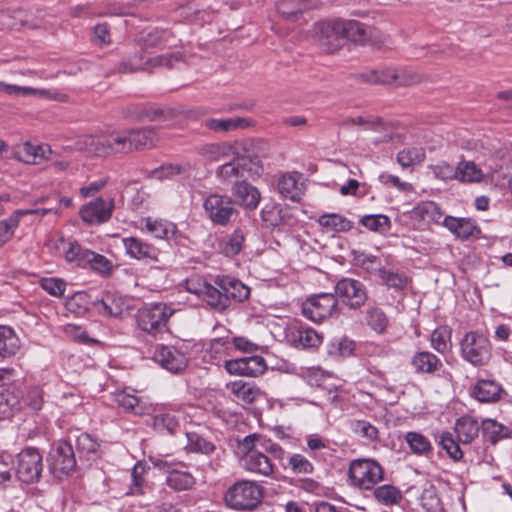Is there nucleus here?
<instances>
[{"label":"nucleus","instance_id":"obj_1","mask_svg":"<svg viewBox=\"0 0 512 512\" xmlns=\"http://www.w3.org/2000/svg\"><path fill=\"white\" fill-rule=\"evenodd\" d=\"M313 40L328 53H334L344 46L349 50L368 47L371 50H387L393 45L389 34H312Z\"/></svg>","mask_w":512,"mask_h":512},{"label":"nucleus","instance_id":"obj_2","mask_svg":"<svg viewBox=\"0 0 512 512\" xmlns=\"http://www.w3.org/2000/svg\"><path fill=\"white\" fill-rule=\"evenodd\" d=\"M239 449L243 453L241 458L243 467L252 473L262 476H271L274 472V464L267 456L268 450L282 452V448L270 441H265L258 434H250L239 442Z\"/></svg>","mask_w":512,"mask_h":512},{"label":"nucleus","instance_id":"obj_3","mask_svg":"<svg viewBox=\"0 0 512 512\" xmlns=\"http://www.w3.org/2000/svg\"><path fill=\"white\" fill-rule=\"evenodd\" d=\"M213 288L207 290L209 306L224 311L231 302H243L249 298L250 289L240 280L230 276H217Z\"/></svg>","mask_w":512,"mask_h":512},{"label":"nucleus","instance_id":"obj_4","mask_svg":"<svg viewBox=\"0 0 512 512\" xmlns=\"http://www.w3.org/2000/svg\"><path fill=\"white\" fill-rule=\"evenodd\" d=\"M459 347L461 358L473 367H484L492 359V344L482 332H466L459 342Z\"/></svg>","mask_w":512,"mask_h":512},{"label":"nucleus","instance_id":"obj_5","mask_svg":"<svg viewBox=\"0 0 512 512\" xmlns=\"http://www.w3.org/2000/svg\"><path fill=\"white\" fill-rule=\"evenodd\" d=\"M151 464L167 474L166 485L176 492H182L192 489L196 484V478L187 470L184 462L168 460L163 456H150Z\"/></svg>","mask_w":512,"mask_h":512},{"label":"nucleus","instance_id":"obj_6","mask_svg":"<svg viewBox=\"0 0 512 512\" xmlns=\"http://www.w3.org/2000/svg\"><path fill=\"white\" fill-rule=\"evenodd\" d=\"M175 310L163 302L145 304L137 313L138 327L152 336H157L167 329L169 319Z\"/></svg>","mask_w":512,"mask_h":512},{"label":"nucleus","instance_id":"obj_7","mask_svg":"<svg viewBox=\"0 0 512 512\" xmlns=\"http://www.w3.org/2000/svg\"><path fill=\"white\" fill-rule=\"evenodd\" d=\"M261 486L253 481L243 480L235 483L225 494L227 505L235 510L251 511L262 501Z\"/></svg>","mask_w":512,"mask_h":512},{"label":"nucleus","instance_id":"obj_8","mask_svg":"<svg viewBox=\"0 0 512 512\" xmlns=\"http://www.w3.org/2000/svg\"><path fill=\"white\" fill-rule=\"evenodd\" d=\"M348 475L354 486L370 490L383 480L384 469L373 459H356L351 462Z\"/></svg>","mask_w":512,"mask_h":512},{"label":"nucleus","instance_id":"obj_9","mask_svg":"<svg viewBox=\"0 0 512 512\" xmlns=\"http://www.w3.org/2000/svg\"><path fill=\"white\" fill-rule=\"evenodd\" d=\"M84 144L87 152L100 157L131 152L128 130L112 134L109 137L87 136L84 139Z\"/></svg>","mask_w":512,"mask_h":512},{"label":"nucleus","instance_id":"obj_10","mask_svg":"<svg viewBox=\"0 0 512 512\" xmlns=\"http://www.w3.org/2000/svg\"><path fill=\"white\" fill-rule=\"evenodd\" d=\"M43 470V458L39 450L27 447L21 450L15 461L17 478L24 483L38 482Z\"/></svg>","mask_w":512,"mask_h":512},{"label":"nucleus","instance_id":"obj_11","mask_svg":"<svg viewBox=\"0 0 512 512\" xmlns=\"http://www.w3.org/2000/svg\"><path fill=\"white\" fill-rule=\"evenodd\" d=\"M302 313L313 322H321L338 313L337 298L331 293L314 295L302 304Z\"/></svg>","mask_w":512,"mask_h":512},{"label":"nucleus","instance_id":"obj_12","mask_svg":"<svg viewBox=\"0 0 512 512\" xmlns=\"http://www.w3.org/2000/svg\"><path fill=\"white\" fill-rule=\"evenodd\" d=\"M260 216L263 226L271 231H288L297 222L291 208L275 203L266 204Z\"/></svg>","mask_w":512,"mask_h":512},{"label":"nucleus","instance_id":"obj_13","mask_svg":"<svg viewBox=\"0 0 512 512\" xmlns=\"http://www.w3.org/2000/svg\"><path fill=\"white\" fill-rule=\"evenodd\" d=\"M335 297L350 309H358L366 303L368 293L361 281L353 278H342L335 286Z\"/></svg>","mask_w":512,"mask_h":512},{"label":"nucleus","instance_id":"obj_14","mask_svg":"<svg viewBox=\"0 0 512 512\" xmlns=\"http://www.w3.org/2000/svg\"><path fill=\"white\" fill-rule=\"evenodd\" d=\"M204 209L209 219L216 225L225 226L236 213L230 197L211 194L204 201Z\"/></svg>","mask_w":512,"mask_h":512},{"label":"nucleus","instance_id":"obj_15","mask_svg":"<svg viewBox=\"0 0 512 512\" xmlns=\"http://www.w3.org/2000/svg\"><path fill=\"white\" fill-rule=\"evenodd\" d=\"M153 359L171 373H179L188 365L187 353L176 346L157 345Z\"/></svg>","mask_w":512,"mask_h":512},{"label":"nucleus","instance_id":"obj_16","mask_svg":"<svg viewBox=\"0 0 512 512\" xmlns=\"http://www.w3.org/2000/svg\"><path fill=\"white\" fill-rule=\"evenodd\" d=\"M285 338L291 347L295 349H315L323 342V335L315 329L303 326L293 325L287 328Z\"/></svg>","mask_w":512,"mask_h":512},{"label":"nucleus","instance_id":"obj_17","mask_svg":"<svg viewBox=\"0 0 512 512\" xmlns=\"http://www.w3.org/2000/svg\"><path fill=\"white\" fill-rule=\"evenodd\" d=\"M114 207V199L98 197L84 204L79 211V215L85 223L102 224L110 220Z\"/></svg>","mask_w":512,"mask_h":512},{"label":"nucleus","instance_id":"obj_18","mask_svg":"<svg viewBox=\"0 0 512 512\" xmlns=\"http://www.w3.org/2000/svg\"><path fill=\"white\" fill-rule=\"evenodd\" d=\"M54 471L68 474L76 467V458L72 445L67 441H58L50 452Z\"/></svg>","mask_w":512,"mask_h":512},{"label":"nucleus","instance_id":"obj_19","mask_svg":"<svg viewBox=\"0 0 512 512\" xmlns=\"http://www.w3.org/2000/svg\"><path fill=\"white\" fill-rule=\"evenodd\" d=\"M122 243L126 254L139 261L157 260L159 251L156 247L138 237H124Z\"/></svg>","mask_w":512,"mask_h":512},{"label":"nucleus","instance_id":"obj_20","mask_svg":"<svg viewBox=\"0 0 512 512\" xmlns=\"http://www.w3.org/2000/svg\"><path fill=\"white\" fill-rule=\"evenodd\" d=\"M232 195L235 203L246 210H255L261 199L259 190L245 180L234 183Z\"/></svg>","mask_w":512,"mask_h":512},{"label":"nucleus","instance_id":"obj_21","mask_svg":"<svg viewBox=\"0 0 512 512\" xmlns=\"http://www.w3.org/2000/svg\"><path fill=\"white\" fill-rule=\"evenodd\" d=\"M410 365L416 374L434 375L443 368L442 360L430 351H417L411 359Z\"/></svg>","mask_w":512,"mask_h":512},{"label":"nucleus","instance_id":"obj_22","mask_svg":"<svg viewBox=\"0 0 512 512\" xmlns=\"http://www.w3.org/2000/svg\"><path fill=\"white\" fill-rule=\"evenodd\" d=\"M250 160L244 156L234 157L231 161L219 166L216 170L217 177L225 182L238 181L239 178H245L249 172Z\"/></svg>","mask_w":512,"mask_h":512},{"label":"nucleus","instance_id":"obj_23","mask_svg":"<svg viewBox=\"0 0 512 512\" xmlns=\"http://www.w3.org/2000/svg\"><path fill=\"white\" fill-rule=\"evenodd\" d=\"M503 393L502 385L490 379H479L471 391V395L481 403L498 402Z\"/></svg>","mask_w":512,"mask_h":512},{"label":"nucleus","instance_id":"obj_24","mask_svg":"<svg viewBox=\"0 0 512 512\" xmlns=\"http://www.w3.org/2000/svg\"><path fill=\"white\" fill-rule=\"evenodd\" d=\"M315 32H365V29L356 20L330 17L315 23Z\"/></svg>","mask_w":512,"mask_h":512},{"label":"nucleus","instance_id":"obj_25","mask_svg":"<svg viewBox=\"0 0 512 512\" xmlns=\"http://www.w3.org/2000/svg\"><path fill=\"white\" fill-rule=\"evenodd\" d=\"M442 225L447 228L453 235L462 240L479 234L480 229L469 218H456L453 216H444Z\"/></svg>","mask_w":512,"mask_h":512},{"label":"nucleus","instance_id":"obj_26","mask_svg":"<svg viewBox=\"0 0 512 512\" xmlns=\"http://www.w3.org/2000/svg\"><path fill=\"white\" fill-rule=\"evenodd\" d=\"M22 392L17 386H8L0 390V419L9 418L22 407Z\"/></svg>","mask_w":512,"mask_h":512},{"label":"nucleus","instance_id":"obj_27","mask_svg":"<svg viewBox=\"0 0 512 512\" xmlns=\"http://www.w3.org/2000/svg\"><path fill=\"white\" fill-rule=\"evenodd\" d=\"M21 349V340L10 326L0 325V358L15 357Z\"/></svg>","mask_w":512,"mask_h":512},{"label":"nucleus","instance_id":"obj_28","mask_svg":"<svg viewBox=\"0 0 512 512\" xmlns=\"http://www.w3.org/2000/svg\"><path fill=\"white\" fill-rule=\"evenodd\" d=\"M142 224H144L147 232L152 234L155 238L158 239H171L177 238L180 234L177 230V227L174 223L169 222L163 219H153L151 217H147L142 219Z\"/></svg>","mask_w":512,"mask_h":512},{"label":"nucleus","instance_id":"obj_29","mask_svg":"<svg viewBox=\"0 0 512 512\" xmlns=\"http://www.w3.org/2000/svg\"><path fill=\"white\" fill-rule=\"evenodd\" d=\"M131 142V152L140 149H149L159 140L155 127H144L128 130Z\"/></svg>","mask_w":512,"mask_h":512},{"label":"nucleus","instance_id":"obj_30","mask_svg":"<svg viewBox=\"0 0 512 512\" xmlns=\"http://www.w3.org/2000/svg\"><path fill=\"white\" fill-rule=\"evenodd\" d=\"M146 468L141 463H136L131 471V483L129 485L128 495L132 496H145L149 495L154 490V483L146 481L144 473Z\"/></svg>","mask_w":512,"mask_h":512},{"label":"nucleus","instance_id":"obj_31","mask_svg":"<svg viewBox=\"0 0 512 512\" xmlns=\"http://www.w3.org/2000/svg\"><path fill=\"white\" fill-rule=\"evenodd\" d=\"M234 398L242 404H252L261 396V390L252 383L242 380L233 381L228 385Z\"/></svg>","mask_w":512,"mask_h":512},{"label":"nucleus","instance_id":"obj_32","mask_svg":"<svg viewBox=\"0 0 512 512\" xmlns=\"http://www.w3.org/2000/svg\"><path fill=\"white\" fill-rule=\"evenodd\" d=\"M300 175L298 173L283 174L277 182V189L279 194L292 201L300 199L302 189L299 184Z\"/></svg>","mask_w":512,"mask_h":512},{"label":"nucleus","instance_id":"obj_33","mask_svg":"<svg viewBox=\"0 0 512 512\" xmlns=\"http://www.w3.org/2000/svg\"><path fill=\"white\" fill-rule=\"evenodd\" d=\"M373 489V498L383 506L392 507L399 505L403 499L401 490L392 484H382Z\"/></svg>","mask_w":512,"mask_h":512},{"label":"nucleus","instance_id":"obj_34","mask_svg":"<svg viewBox=\"0 0 512 512\" xmlns=\"http://www.w3.org/2000/svg\"><path fill=\"white\" fill-rule=\"evenodd\" d=\"M38 210H15L8 218L0 221V247L11 240L22 216L37 213Z\"/></svg>","mask_w":512,"mask_h":512},{"label":"nucleus","instance_id":"obj_35","mask_svg":"<svg viewBox=\"0 0 512 512\" xmlns=\"http://www.w3.org/2000/svg\"><path fill=\"white\" fill-rule=\"evenodd\" d=\"M91 252V250L82 247L76 241H69L64 243V258L69 264L73 266L86 268Z\"/></svg>","mask_w":512,"mask_h":512},{"label":"nucleus","instance_id":"obj_36","mask_svg":"<svg viewBox=\"0 0 512 512\" xmlns=\"http://www.w3.org/2000/svg\"><path fill=\"white\" fill-rule=\"evenodd\" d=\"M51 152V149L46 145H34L26 142L19 147L16 154L20 161L28 164H38L43 159L48 158L47 154Z\"/></svg>","mask_w":512,"mask_h":512},{"label":"nucleus","instance_id":"obj_37","mask_svg":"<svg viewBox=\"0 0 512 512\" xmlns=\"http://www.w3.org/2000/svg\"><path fill=\"white\" fill-rule=\"evenodd\" d=\"M102 306L101 312L108 316L121 317L128 309L127 300L118 293H106L99 301Z\"/></svg>","mask_w":512,"mask_h":512},{"label":"nucleus","instance_id":"obj_38","mask_svg":"<svg viewBox=\"0 0 512 512\" xmlns=\"http://www.w3.org/2000/svg\"><path fill=\"white\" fill-rule=\"evenodd\" d=\"M252 121L249 118H228V119H214L210 118L204 121L203 125L214 132H228L240 128L249 127Z\"/></svg>","mask_w":512,"mask_h":512},{"label":"nucleus","instance_id":"obj_39","mask_svg":"<svg viewBox=\"0 0 512 512\" xmlns=\"http://www.w3.org/2000/svg\"><path fill=\"white\" fill-rule=\"evenodd\" d=\"M479 429L477 420L471 416H463L455 423L457 439L463 444L471 443L478 436Z\"/></svg>","mask_w":512,"mask_h":512},{"label":"nucleus","instance_id":"obj_40","mask_svg":"<svg viewBox=\"0 0 512 512\" xmlns=\"http://www.w3.org/2000/svg\"><path fill=\"white\" fill-rule=\"evenodd\" d=\"M404 439L410 451L417 456L428 457L433 452L431 441L420 432L409 431Z\"/></svg>","mask_w":512,"mask_h":512},{"label":"nucleus","instance_id":"obj_41","mask_svg":"<svg viewBox=\"0 0 512 512\" xmlns=\"http://www.w3.org/2000/svg\"><path fill=\"white\" fill-rule=\"evenodd\" d=\"M317 222L328 232H348L353 228L351 220L336 213L323 214L318 218Z\"/></svg>","mask_w":512,"mask_h":512},{"label":"nucleus","instance_id":"obj_42","mask_svg":"<svg viewBox=\"0 0 512 512\" xmlns=\"http://www.w3.org/2000/svg\"><path fill=\"white\" fill-rule=\"evenodd\" d=\"M483 179V171L473 161L461 160L457 164L456 180L462 183H480Z\"/></svg>","mask_w":512,"mask_h":512},{"label":"nucleus","instance_id":"obj_43","mask_svg":"<svg viewBox=\"0 0 512 512\" xmlns=\"http://www.w3.org/2000/svg\"><path fill=\"white\" fill-rule=\"evenodd\" d=\"M378 274L383 284L397 292L403 291L409 283V278L404 272L394 271L387 268H379Z\"/></svg>","mask_w":512,"mask_h":512},{"label":"nucleus","instance_id":"obj_44","mask_svg":"<svg viewBox=\"0 0 512 512\" xmlns=\"http://www.w3.org/2000/svg\"><path fill=\"white\" fill-rule=\"evenodd\" d=\"M153 427L162 435H174L180 428V424L174 414L170 412H163L154 415Z\"/></svg>","mask_w":512,"mask_h":512},{"label":"nucleus","instance_id":"obj_45","mask_svg":"<svg viewBox=\"0 0 512 512\" xmlns=\"http://www.w3.org/2000/svg\"><path fill=\"white\" fill-rule=\"evenodd\" d=\"M482 431L487 441L492 444H496L500 440L508 438L510 434L508 427L493 419H485L482 422Z\"/></svg>","mask_w":512,"mask_h":512},{"label":"nucleus","instance_id":"obj_46","mask_svg":"<svg viewBox=\"0 0 512 512\" xmlns=\"http://www.w3.org/2000/svg\"><path fill=\"white\" fill-rule=\"evenodd\" d=\"M365 320L367 325L378 334H383L389 325L387 315L379 307H369L365 312Z\"/></svg>","mask_w":512,"mask_h":512},{"label":"nucleus","instance_id":"obj_47","mask_svg":"<svg viewBox=\"0 0 512 512\" xmlns=\"http://www.w3.org/2000/svg\"><path fill=\"white\" fill-rule=\"evenodd\" d=\"M245 240L244 233L241 229H236L232 234L225 237L220 243L221 252L228 256L233 257L241 250Z\"/></svg>","mask_w":512,"mask_h":512},{"label":"nucleus","instance_id":"obj_48","mask_svg":"<svg viewBox=\"0 0 512 512\" xmlns=\"http://www.w3.org/2000/svg\"><path fill=\"white\" fill-rule=\"evenodd\" d=\"M114 401L125 412L133 413L135 415H140L144 412V407L142 406L140 399L125 391L117 392L114 395Z\"/></svg>","mask_w":512,"mask_h":512},{"label":"nucleus","instance_id":"obj_49","mask_svg":"<svg viewBox=\"0 0 512 512\" xmlns=\"http://www.w3.org/2000/svg\"><path fill=\"white\" fill-rule=\"evenodd\" d=\"M350 429L357 436L369 442L379 439V430L376 426L366 420L353 419L350 421Z\"/></svg>","mask_w":512,"mask_h":512},{"label":"nucleus","instance_id":"obj_50","mask_svg":"<svg viewBox=\"0 0 512 512\" xmlns=\"http://www.w3.org/2000/svg\"><path fill=\"white\" fill-rule=\"evenodd\" d=\"M425 150L422 147L404 148L397 154V162L403 168L420 164L425 160Z\"/></svg>","mask_w":512,"mask_h":512},{"label":"nucleus","instance_id":"obj_51","mask_svg":"<svg viewBox=\"0 0 512 512\" xmlns=\"http://www.w3.org/2000/svg\"><path fill=\"white\" fill-rule=\"evenodd\" d=\"M187 444L185 446L188 452L210 454L215 450V445L206 440L196 432H187Z\"/></svg>","mask_w":512,"mask_h":512},{"label":"nucleus","instance_id":"obj_52","mask_svg":"<svg viewBox=\"0 0 512 512\" xmlns=\"http://www.w3.org/2000/svg\"><path fill=\"white\" fill-rule=\"evenodd\" d=\"M360 224L372 232L386 233L391 228V221L384 214L365 215L360 219Z\"/></svg>","mask_w":512,"mask_h":512},{"label":"nucleus","instance_id":"obj_53","mask_svg":"<svg viewBox=\"0 0 512 512\" xmlns=\"http://www.w3.org/2000/svg\"><path fill=\"white\" fill-rule=\"evenodd\" d=\"M87 267L104 278L111 276L114 270V265L111 260L94 251L91 252Z\"/></svg>","mask_w":512,"mask_h":512},{"label":"nucleus","instance_id":"obj_54","mask_svg":"<svg viewBox=\"0 0 512 512\" xmlns=\"http://www.w3.org/2000/svg\"><path fill=\"white\" fill-rule=\"evenodd\" d=\"M419 502L427 512H436L440 509L441 501L433 484H428L423 488L419 496Z\"/></svg>","mask_w":512,"mask_h":512},{"label":"nucleus","instance_id":"obj_55","mask_svg":"<svg viewBox=\"0 0 512 512\" xmlns=\"http://www.w3.org/2000/svg\"><path fill=\"white\" fill-rule=\"evenodd\" d=\"M191 167L189 164H165L152 172L154 178L163 180L176 175H189Z\"/></svg>","mask_w":512,"mask_h":512},{"label":"nucleus","instance_id":"obj_56","mask_svg":"<svg viewBox=\"0 0 512 512\" xmlns=\"http://www.w3.org/2000/svg\"><path fill=\"white\" fill-rule=\"evenodd\" d=\"M341 125L344 127L359 125L366 129L379 130L383 125V120L379 116L361 115L356 117H347L342 121Z\"/></svg>","mask_w":512,"mask_h":512},{"label":"nucleus","instance_id":"obj_57","mask_svg":"<svg viewBox=\"0 0 512 512\" xmlns=\"http://www.w3.org/2000/svg\"><path fill=\"white\" fill-rule=\"evenodd\" d=\"M439 445L446 451L452 460L459 461L463 458V452L459 446V441L455 440L452 433L443 432L439 437Z\"/></svg>","mask_w":512,"mask_h":512},{"label":"nucleus","instance_id":"obj_58","mask_svg":"<svg viewBox=\"0 0 512 512\" xmlns=\"http://www.w3.org/2000/svg\"><path fill=\"white\" fill-rule=\"evenodd\" d=\"M276 9L286 19H294L305 9L303 0H278Z\"/></svg>","mask_w":512,"mask_h":512},{"label":"nucleus","instance_id":"obj_59","mask_svg":"<svg viewBox=\"0 0 512 512\" xmlns=\"http://www.w3.org/2000/svg\"><path fill=\"white\" fill-rule=\"evenodd\" d=\"M451 331L447 327L435 329L430 337L431 347L438 353L444 354L449 349Z\"/></svg>","mask_w":512,"mask_h":512},{"label":"nucleus","instance_id":"obj_60","mask_svg":"<svg viewBox=\"0 0 512 512\" xmlns=\"http://www.w3.org/2000/svg\"><path fill=\"white\" fill-rule=\"evenodd\" d=\"M100 444L98 441L88 433H81L76 438V449L80 455L89 457L98 452Z\"/></svg>","mask_w":512,"mask_h":512},{"label":"nucleus","instance_id":"obj_61","mask_svg":"<svg viewBox=\"0 0 512 512\" xmlns=\"http://www.w3.org/2000/svg\"><path fill=\"white\" fill-rule=\"evenodd\" d=\"M21 96H36L43 99L55 100L64 102L67 100V95L56 90L51 89H37L32 87H22Z\"/></svg>","mask_w":512,"mask_h":512},{"label":"nucleus","instance_id":"obj_62","mask_svg":"<svg viewBox=\"0 0 512 512\" xmlns=\"http://www.w3.org/2000/svg\"><path fill=\"white\" fill-rule=\"evenodd\" d=\"M288 465L295 474H311L314 471L313 464L302 454H292L288 459Z\"/></svg>","mask_w":512,"mask_h":512},{"label":"nucleus","instance_id":"obj_63","mask_svg":"<svg viewBox=\"0 0 512 512\" xmlns=\"http://www.w3.org/2000/svg\"><path fill=\"white\" fill-rule=\"evenodd\" d=\"M417 211L422 216V218L442 224V218H444L443 213L435 202H424L417 207Z\"/></svg>","mask_w":512,"mask_h":512},{"label":"nucleus","instance_id":"obj_64","mask_svg":"<svg viewBox=\"0 0 512 512\" xmlns=\"http://www.w3.org/2000/svg\"><path fill=\"white\" fill-rule=\"evenodd\" d=\"M41 287L50 295L60 297L64 294L66 284L59 278H42Z\"/></svg>","mask_w":512,"mask_h":512}]
</instances>
